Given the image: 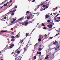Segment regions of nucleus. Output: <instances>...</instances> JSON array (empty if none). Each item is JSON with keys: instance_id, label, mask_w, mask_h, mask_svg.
<instances>
[{"instance_id": "cd10ccee", "label": "nucleus", "mask_w": 60, "mask_h": 60, "mask_svg": "<svg viewBox=\"0 0 60 60\" xmlns=\"http://www.w3.org/2000/svg\"><path fill=\"white\" fill-rule=\"evenodd\" d=\"M17 23L18 24H21V22H17Z\"/></svg>"}, {"instance_id": "e2e57ef3", "label": "nucleus", "mask_w": 60, "mask_h": 60, "mask_svg": "<svg viewBox=\"0 0 60 60\" xmlns=\"http://www.w3.org/2000/svg\"><path fill=\"white\" fill-rule=\"evenodd\" d=\"M12 5V4H11L9 6V7H10V6H11Z\"/></svg>"}, {"instance_id": "13d9d810", "label": "nucleus", "mask_w": 60, "mask_h": 60, "mask_svg": "<svg viewBox=\"0 0 60 60\" xmlns=\"http://www.w3.org/2000/svg\"><path fill=\"white\" fill-rule=\"evenodd\" d=\"M10 3H11L12 2V0H11L10 1Z\"/></svg>"}, {"instance_id": "6ab92c4d", "label": "nucleus", "mask_w": 60, "mask_h": 60, "mask_svg": "<svg viewBox=\"0 0 60 60\" xmlns=\"http://www.w3.org/2000/svg\"><path fill=\"white\" fill-rule=\"evenodd\" d=\"M48 7H49V5H47L46 6L45 8L46 9H47V8H48Z\"/></svg>"}, {"instance_id": "0eeeda50", "label": "nucleus", "mask_w": 60, "mask_h": 60, "mask_svg": "<svg viewBox=\"0 0 60 60\" xmlns=\"http://www.w3.org/2000/svg\"><path fill=\"white\" fill-rule=\"evenodd\" d=\"M17 8V6H16L14 7V8H13L12 9L14 10H16V9H15V8L16 9Z\"/></svg>"}, {"instance_id": "37998d69", "label": "nucleus", "mask_w": 60, "mask_h": 60, "mask_svg": "<svg viewBox=\"0 0 60 60\" xmlns=\"http://www.w3.org/2000/svg\"><path fill=\"white\" fill-rule=\"evenodd\" d=\"M44 36L45 37H47V35L45 34L44 35Z\"/></svg>"}, {"instance_id": "6e6552de", "label": "nucleus", "mask_w": 60, "mask_h": 60, "mask_svg": "<svg viewBox=\"0 0 60 60\" xmlns=\"http://www.w3.org/2000/svg\"><path fill=\"white\" fill-rule=\"evenodd\" d=\"M8 31L7 30H3L1 31V33H4V32H7Z\"/></svg>"}, {"instance_id": "052dcab7", "label": "nucleus", "mask_w": 60, "mask_h": 60, "mask_svg": "<svg viewBox=\"0 0 60 60\" xmlns=\"http://www.w3.org/2000/svg\"><path fill=\"white\" fill-rule=\"evenodd\" d=\"M55 50H57V49L56 48H55Z\"/></svg>"}, {"instance_id": "8fccbe9b", "label": "nucleus", "mask_w": 60, "mask_h": 60, "mask_svg": "<svg viewBox=\"0 0 60 60\" xmlns=\"http://www.w3.org/2000/svg\"><path fill=\"white\" fill-rule=\"evenodd\" d=\"M42 25L43 26H45V25L43 23H42Z\"/></svg>"}, {"instance_id": "c9c22d12", "label": "nucleus", "mask_w": 60, "mask_h": 60, "mask_svg": "<svg viewBox=\"0 0 60 60\" xmlns=\"http://www.w3.org/2000/svg\"><path fill=\"white\" fill-rule=\"evenodd\" d=\"M6 16H5L4 17L3 19H6Z\"/></svg>"}, {"instance_id": "5fc2aeb1", "label": "nucleus", "mask_w": 60, "mask_h": 60, "mask_svg": "<svg viewBox=\"0 0 60 60\" xmlns=\"http://www.w3.org/2000/svg\"><path fill=\"white\" fill-rule=\"evenodd\" d=\"M37 14L38 16V15H39V13H37Z\"/></svg>"}, {"instance_id": "79ce46f5", "label": "nucleus", "mask_w": 60, "mask_h": 60, "mask_svg": "<svg viewBox=\"0 0 60 60\" xmlns=\"http://www.w3.org/2000/svg\"><path fill=\"white\" fill-rule=\"evenodd\" d=\"M37 44H36L34 45L35 47L37 46Z\"/></svg>"}, {"instance_id": "f8f14e48", "label": "nucleus", "mask_w": 60, "mask_h": 60, "mask_svg": "<svg viewBox=\"0 0 60 60\" xmlns=\"http://www.w3.org/2000/svg\"><path fill=\"white\" fill-rule=\"evenodd\" d=\"M39 38L40 39H42L43 38L42 37V36L41 35H40L39 36Z\"/></svg>"}, {"instance_id": "680f3d73", "label": "nucleus", "mask_w": 60, "mask_h": 60, "mask_svg": "<svg viewBox=\"0 0 60 60\" xmlns=\"http://www.w3.org/2000/svg\"><path fill=\"white\" fill-rule=\"evenodd\" d=\"M13 28H11V30H13Z\"/></svg>"}, {"instance_id": "c756f323", "label": "nucleus", "mask_w": 60, "mask_h": 60, "mask_svg": "<svg viewBox=\"0 0 60 60\" xmlns=\"http://www.w3.org/2000/svg\"><path fill=\"white\" fill-rule=\"evenodd\" d=\"M34 59H36V56H34Z\"/></svg>"}, {"instance_id": "e433bc0d", "label": "nucleus", "mask_w": 60, "mask_h": 60, "mask_svg": "<svg viewBox=\"0 0 60 60\" xmlns=\"http://www.w3.org/2000/svg\"><path fill=\"white\" fill-rule=\"evenodd\" d=\"M60 34V33H58L55 36H57V35H58V34Z\"/></svg>"}, {"instance_id": "bf43d9fd", "label": "nucleus", "mask_w": 60, "mask_h": 60, "mask_svg": "<svg viewBox=\"0 0 60 60\" xmlns=\"http://www.w3.org/2000/svg\"><path fill=\"white\" fill-rule=\"evenodd\" d=\"M41 52H40L39 53V55H41Z\"/></svg>"}, {"instance_id": "774afa93", "label": "nucleus", "mask_w": 60, "mask_h": 60, "mask_svg": "<svg viewBox=\"0 0 60 60\" xmlns=\"http://www.w3.org/2000/svg\"><path fill=\"white\" fill-rule=\"evenodd\" d=\"M59 19H60V16L59 17Z\"/></svg>"}, {"instance_id": "423d86ee", "label": "nucleus", "mask_w": 60, "mask_h": 60, "mask_svg": "<svg viewBox=\"0 0 60 60\" xmlns=\"http://www.w3.org/2000/svg\"><path fill=\"white\" fill-rule=\"evenodd\" d=\"M39 7L38 6V7H37L36 8H35L34 9L35 11H37V10L38 9V8H39Z\"/></svg>"}, {"instance_id": "f257e3e1", "label": "nucleus", "mask_w": 60, "mask_h": 60, "mask_svg": "<svg viewBox=\"0 0 60 60\" xmlns=\"http://www.w3.org/2000/svg\"><path fill=\"white\" fill-rule=\"evenodd\" d=\"M15 60H20L21 58L20 57H18V55L17 54H15Z\"/></svg>"}, {"instance_id": "7c9ffc66", "label": "nucleus", "mask_w": 60, "mask_h": 60, "mask_svg": "<svg viewBox=\"0 0 60 60\" xmlns=\"http://www.w3.org/2000/svg\"><path fill=\"white\" fill-rule=\"evenodd\" d=\"M9 47H10V49H11V48H12V46H11V45H10V46H9Z\"/></svg>"}, {"instance_id": "ddd939ff", "label": "nucleus", "mask_w": 60, "mask_h": 60, "mask_svg": "<svg viewBox=\"0 0 60 60\" xmlns=\"http://www.w3.org/2000/svg\"><path fill=\"white\" fill-rule=\"evenodd\" d=\"M29 35V33H26V37H27L28 36V35Z\"/></svg>"}, {"instance_id": "ea45409f", "label": "nucleus", "mask_w": 60, "mask_h": 60, "mask_svg": "<svg viewBox=\"0 0 60 60\" xmlns=\"http://www.w3.org/2000/svg\"><path fill=\"white\" fill-rule=\"evenodd\" d=\"M46 6V5H44L42 6V7H45Z\"/></svg>"}, {"instance_id": "7ed1b4c3", "label": "nucleus", "mask_w": 60, "mask_h": 60, "mask_svg": "<svg viewBox=\"0 0 60 60\" xmlns=\"http://www.w3.org/2000/svg\"><path fill=\"white\" fill-rule=\"evenodd\" d=\"M59 15V14H58L56 15L55 17V18H54V20H55L56 21V22H59V21H60V20H57L56 19V18H55V17H57L58 16V15Z\"/></svg>"}, {"instance_id": "69168bd1", "label": "nucleus", "mask_w": 60, "mask_h": 60, "mask_svg": "<svg viewBox=\"0 0 60 60\" xmlns=\"http://www.w3.org/2000/svg\"><path fill=\"white\" fill-rule=\"evenodd\" d=\"M9 2H7L6 4H9Z\"/></svg>"}, {"instance_id": "a18cd8bd", "label": "nucleus", "mask_w": 60, "mask_h": 60, "mask_svg": "<svg viewBox=\"0 0 60 60\" xmlns=\"http://www.w3.org/2000/svg\"><path fill=\"white\" fill-rule=\"evenodd\" d=\"M53 38V37H51L50 38V39H52Z\"/></svg>"}, {"instance_id": "f704fd0d", "label": "nucleus", "mask_w": 60, "mask_h": 60, "mask_svg": "<svg viewBox=\"0 0 60 60\" xmlns=\"http://www.w3.org/2000/svg\"><path fill=\"white\" fill-rule=\"evenodd\" d=\"M50 27H52V26H53V25H52L50 24Z\"/></svg>"}, {"instance_id": "1a4fd4ad", "label": "nucleus", "mask_w": 60, "mask_h": 60, "mask_svg": "<svg viewBox=\"0 0 60 60\" xmlns=\"http://www.w3.org/2000/svg\"><path fill=\"white\" fill-rule=\"evenodd\" d=\"M43 4H44V2H41V3L40 5H41V6L43 5Z\"/></svg>"}, {"instance_id": "2eb2a0df", "label": "nucleus", "mask_w": 60, "mask_h": 60, "mask_svg": "<svg viewBox=\"0 0 60 60\" xmlns=\"http://www.w3.org/2000/svg\"><path fill=\"white\" fill-rule=\"evenodd\" d=\"M23 42V40H22L20 41V43H21V44H22V42Z\"/></svg>"}, {"instance_id": "4c0bfd02", "label": "nucleus", "mask_w": 60, "mask_h": 60, "mask_svg": "<svg viewBox=\"0 0 60 60\" xmlns=\"http://www.w3.org/2000/svg\"><path fill=\"white\" fill-rule=\"evenodd\" d=\"M47 22H50V20H47Z\"/></svg>"}, {"instance_id": "de8ad7c7", "label": "nucleus", "mask_w": 60, "mask_h": 60, "mask_svg": "<svg viewBox=\"0 0 60 60\" xmlns=\"http://www.w3.org/2000/svg\"><path fill=\"white\" fill-rule=\"evenodd\" d=\"M14 22V21L13 20V21L11 22V23H13Z\"/></svg>"}, {"instance_id": "9b49d317", "label": "nucleus", "mask_w": 60, "mask_h": 60, "mask_svg": "<svg viewBox=\"0 0 60 60\" xmlns=\"http://www.w3.org/2000/svg\"><path fill=\"white\" fill-rule=\"evenodd\" d=\"M25 26H26L27 25H28V22H25Z\"/></svg>"}, {"instance_id": "c03bdc74", "label": "nucleus", "mask_w": 60, "mask_h": 60, "mask_svg": "<svg viewBox=\"0 0 60 60\" xmlns=\"http://www.w3.org/2000/svg\"><path fill=\"white\" fill-rule=\"evenodd\" d=\"M43 29H46L47 28L45 27H44L43 28Z\"/></svg>"}, {"instance_id": "b1692460", "label": "nucleus", "mask_w": 60, "mask_h": 60, "mask_svg": "<svg viewBox=\"0 0 60 60\" xmlns=\"http://www.w3.org/2000/svg\"><path fill=\"white\" fill-rule=\"evenodd\" d=\"M11 38L12 39H14V38H15V37L14 36H12L11 37Z\"/></svg>"}, {"instance_id": "6e6d98bb", "label": "nucleus", "mask_w": 60, "mask_h": 60, "mask_svg": "<svg viewBox=\"0 0 60 60\" xmlns=\"http://www.w3.org/2000/svg\"><path fill=\"white\" fill-rule=\"evenodd\" d=\"M14 53V52H13L12 53H11V54L13 55Z\"/></svg>"}, {"instance_id": "09e8293b", "label": "nucleus", "mask_w": 60, "mask_h": 60, "mask_svg": "<svg viewBox=\"0 0 60 60\" xmlns=\"http://www.w3.org/2000/svg\"><path fill=\"white\" fill-rule=\"evenodd\" d=\"M41 45H41V44L40 45H39V47H41Z\"/></svg>"}, {"instance_id": "864d4df0", "label": "nucleus", "mask_w": 60, "mask_h": 60, "mask_svg": "<svg viewBox=\"0 0 60 60\" xmlns=\"http://www.w3.org/2000/svg\"><path fill=\"white\" fill-rule=\"evenodd\" d=\"M39 54V52H37V55H38V54Z\"/></svg>"}, {"instance_id": "f3484780", "label": "nucleus", "mask_w": 60, "mask_h": 60, "mask_svg": "<svg viewBox=\"0 0 60 60\" xmlns=\"http://www.w3.org/2000/svg\"><path fill=\"white\" fill-rule=\"evenodd\" d=\"M49 55H47V56L45 57V59H48V58H49Z\"/></svg>"}, {"instance_id": "393cba45", "label": "nucleus", "mask_w": 60, "mask_h": 60, "mask_svg": "<svg viewBox=\"0 0 60 60\" xmlns=\"http://www.w3.org/2000/svg\"><path fill=\"white\" fill-rule=\"evenodd\" d=\"M57 43V41H55V42H53V44H56Z\"/></svg>"}, {"instance_id": "a211bd4d", "label": "nucleus", "mask_w": 60, "mask_h": 60, "mask_svg": "<svg viewBox=\"0 0 60 60\" xmlns=\"http://www.w3.org/2000/svg\"><path fill=\"white\" fill-rule=\"evenodd\" d=\"M42 49H41V48H40L38 49V50L39 51H41Z\"/></svg>"}, {"instance_id": "20e7f679", "label": "nucleus", "mask_w": 60, "mask_h": 60, "mask_svg": "<svg viewBox=\"0 0 60 60\" xmlns=\"http://www.w3.org/2000/svg\"><path fill=\"white\" fill-rule=\"evenodd\" d=\"M50 2L49 1L47 0L45 2V4L47 5H49V4Z\"/></svg>"}, {"instance_id": "c85d7f7f", "label": "nucleus", "mask_w": 60, "mask_h": 60, "mask_svg": "<svg viewBox=\"0 0 60 60\" xmlns=\"http://www.w3.org/2000/svg\"><path fill=\"white\" fill-rule=\"evenodd\" d=\"M22 19H23V18H20V19H19V20H22Z\"/></svg>"}, {"instance_id": "5701e85b", "label": "nucleus", "mask_w": 60, "mask_h": 60, "mask_svg": "<svg viewBox=\"0 0 60 60\" xmlns=\"http://www.w3.org/2000/svg\"><path fill=\"white\" fill-rule=\"evenodd\" d=\"M22 25H25V22H24L22 23Z\"/></svg>"}, {"instance_id": "4468645a", "label": "nucleus", "mask_w": 60, "mask_h": 60, "mask_svg": "<svg viewBox=\"0 0 60 60\" xmlns=\"http://www.w3.org/2000/svg\"><path fill=\"white\" fill-rule=\"evenodd\" d=\"M30 13V12L29 11H27L26 12V15H27V14H28V13Z\"/></svg>"}, {"instance_id": "a19ab883", "label": "nucleus", "mask_w": 60, "mask_h": 60, "mask_svg": "<svg viewBox=\"0 0 60 60\" xmlns=\"http://www.w3.org/2000/svg\"><path fill=\"white\" fill-rule=\"evenodd\" d=\"M58 9V8L57 7H56L55 8H54L53 9Z\"/></svg>"}, {"instance_id": "f03ea898", "label": "nucleus", "mask_w": 60, "mask_h": 60, "mask_svg": "<svg viewBox=\"0 0 60 60\" xmlns=\"http://www.w3.org/2000/svg\"><path fill=\"white\" fill-rule=\"evenodd\" d=\"M28 48V46H27V45L26 46V47L23 49L24 52H26V51H27Z\"/></svg>"}, {"instance_id": "bb28decb", "label": "nucleus", "mask_w": 60, "mask_h": 60, "mask_svg": "<svg viewBox=\"0 0 60 60\" xmlns=\"http://www.w3.org/2000/svg\"><path fill=\"white\" fill-rule=\"evenodd\" d=\"M14 12H12V13L11 14V15H14Z\"/></svg>"}, {"instance_id": "a878e982", "label": "nucleus", "mask_w": 60, "mask_h": 60, "mask_svg": "<svg viewBox=\"0 0 60 60\" xmlns=\"http://www.w3.org/2000/svg\"><path fill=\"white\" fill-rule=\"evenodd\" d=\"M27 19H30V16H28L27 18Z\"/></svg>"}, {"instance_id": "0e129e2a", "label": "nucleus", "mask_w": 60, "mask_h": 60, "mask_svg": "<svg viewBox=\"0 0 60 60\" xmlns=\"http://www.w3.org/2000/svg\"><path fill=\"white\" fill-rule=\"evenodd\" d=\"M19 35H16V37H18V36Z\"/></svg>"}, {"instance_id": "412c9836", "label": "nucleus", "mask_w": 60, "mask_h": 60, "mask_svg": "<svg viewBox=\"0 0 60 60\" xmlns=\"http://www.w3.org/2000/svg\"><path fill=\"white\" fill-rule=\"evenodd\" d=\"M41 41V38H39L38 39V41Z\"/></svg>"}, {"instance_id": "39448f33", "label": "nucleus", "mask_w": 60, "mask_h": 60, "mask_svg": "<svg viewBox=\"0 0 60 60\" xmlns=\"http://www.w3.org/2000/svg\"><path fill=\"white\" fill-rule=\"evenodd\" d=\"M16 11V9H14L12 11H10L8 13V14H11V12H15Z\"/></svg>"}, {"instance_id": "aec40b11", "label": "nucleus", "mask_w": 60, "mask_h": 60, "mask_svg": "<svg viewBox=\"0 0 60 60\" xmlns=\"http://www.w3.org/2000/svg\"><path fill=\"white\" fill-rule=\"evenodd\" d=\"M50 26V25H47V26H48V27H49V28H51V27L49 26Z\"/></svg>"}, {"instance_id": "72a5a7b5", "label": "nucleus", "mask_w": 60, "mask_h": 60, "mask_svg": "<svg viewBox=\"0 0 60 60\" xmlns=\"http://www.w3.org/2000/svg\"><path fill=\"white\" fill-rule=\"evenodd\" d=\"M15 41V39H12L11 40V41Z\"/></svg>"}, {"instance_id": "4be33fe9", "label": "nucleus", "mask_w": 60, "mask_h": 60, "mask_svg": "<svg viewBox=\"0 0 60 60\" xmlns=\"http://www.w3.org/2000/svg\"><path fill=\"white\" fill-rule=\"evenodd\" d=\"M32 23V21H30L28 22V23L29 24H30V23Z\"/></svg>"}, {"instance_id": "4d7b16f0", "label": "nucleus", "mask_w": 60, "mask_h": 60, "mask_svg": "<svg viewBox=\"0 0 60 60\" xmlns=\"http://www.w3.org/2000/svg\"><path fill=\"white\" fill-rule=\"evenodd\" d=\"M12 34H14V32H12Z\"/></svg>"}, {"instance_id": "473e14b6", "label": "nucleus", "mask_w": 60, "mask_h": 60, "mask_svg": "<svg viewBox=\"0 0 60 60\" xmlns=\"http://www.w3.org/2000/svg\"><path fill=\"white\" fill-rule=\"evenodd\" d=\"M7 5L6 4H5L4 5V6H6Z\"/></svg>"}, {"instance_id": "58836bf2", "label": "nucleus", "mask_w": 60, "mask_h": 60, "mask_svg": "<svg viewBox=\"0 0 60 60\" xmlns=\"http://www.w3.org/2000/svg\"><path fill=\"white\" fill-rule=\"evenodd\" d=\"M59 48H60V46H58L57 47V49H59Z\"/></svg>"}, {"instance_id": "2f4dec72", "label": "nucleus", "mask_w": 60, "mask_h": 60, "mask_svg": "<svg viewBox=\"0 0 60 60\" xmlns=\"http://www.w3.org/2000/svg\"><path fill=\"white\" fill-rule=\"evenodd\" d=\"M16 19H17L15 18V19H13V20L14 21H15V20H16Z\"/></svg>"}, {"instance_id": "338daca9", "label": "nucleus", "mask_w": 60, "mask_h": 60, "mask_svg": "<svg viewBox=\"0 0 60 60\" xmlns=\"http://www.w3.org/2000/svg\"><path fill=\"white\" fill-rule=\"evenodd\" d=\"M30 45H32V44H29Z\"/></svg>"}, {"instance_id": "49530a36", "label": "nucleus", "mask_w": 60, "mask_h": 60, "mask_svg": "<svg viewBox=\"0 0 60 60\" xmlns=\"http://www.w3.org/2000/svg\"><path fill=\"white\" fill-rule=\"evenodd\" d=\"M11 46H12V47H13V46H14V44H12L11 45Z\"/></svg>"}, {"instance_id": "603ef678", "label": "nucleus", "mask_w": 60, "mask_h": 60, "mask_svg": "<svg viewBox=\"0 0 60 60\" xmlns=\"http://www.w3.org/2000/svg\"><path fill=\"white\" fill-rule=\"evenodd\" d=\"M34 30H35V29H34L32 31V32H34Z\"/></svg>"}, {"instance_id": "dca6fc26", "label": "nucleus", "mask_w": 60, "mask_h": 60, "mask_svg": "<svg viewBox=\"0 0 60 60\" xmlns=\"http://www.w3.org/2000/svg\"><path fill=\"white\" fill-rule=\"evenodd\" d=\"M21 51H18L17 52V53L18 54H19L20 53Z\"/></svg>"}, {"instance_id": "3c124183", "label": "nucleus", "mask_w": 60, "mask_h": 60, "mask_svg": "<svg viewBox=\"0 0 60 60\" xmlns=\"http://www.w3.org/2000/svg\"><path fill=\"white\" fill-rule=\"evenodd\" d=\"M35 0H33L32 1V2H35Z\"/></svg>"}, {"instance_id": "9d476101", "label": "nucleus", "mask_w": 60, "mask_h": 60, "mask_svg": "<svg viewBox=\"0 0 60 60\" xmlns=\"http://www.w3.org/2000/svg\"><path fill=\"white\" fill-rule=\"evenodd\" d=\"M49 17V16L48 15H46L45 17V19H47L46 18H48Z\"/></svg>"}]
</instances>
